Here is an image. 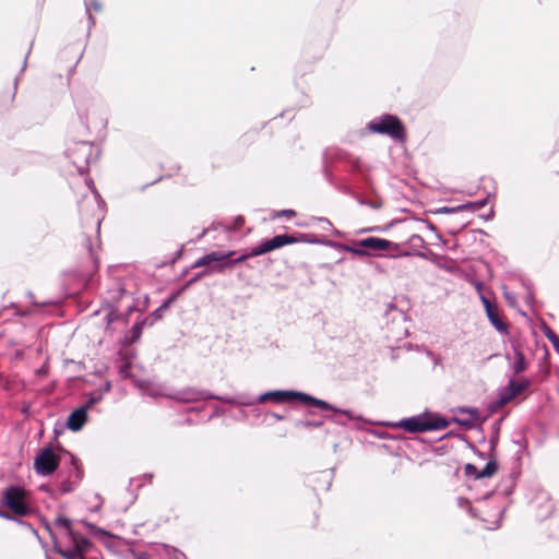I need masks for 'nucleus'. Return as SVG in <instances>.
I'll return each mask as SVG.
<instances>
[{
  "label": "nucleus",
  "instance_id": "4d7b16f0",
  "mask_svg": "<svg viewBox=\"0 0 559 559\" xmlns=\"http://www.w3.org/2000/svg\"><path fill=\"white\" fill-rule=\"evenodd\" d=\"M53 447L58 455H60L61 460L63 459V456H68V460H71V455H74L72 452L67 450L60 442L53 443Z\"/></svg>",
  "mask_w": 559,
  "mask_h": 559
},
{
  "label": "nucleus",
  "instance_id": "79ce46f5",
  "mask_svg": "<svg viewBox=\"0 0 559 559\" xmlns=\"http://www.w3.org/2000/svg\"><path fill=\"white\" fill-rule=\"evenodd\" d=\"M207 276V271H205V269L203 267V270L199 271L198 273H195L192 277H190L180 288H181V292H186L187 289H189L192 285H194L197 282H199L200 280H202L203 277Z\"/></svg>",
  "mask_w": 559,
  "mask_h": 559
},
{
  "label": "nucleus",
  "instance_id": "dca6fc26",
  "mask_svg": "<svg viewBox=\"0 0 559 559\" xmlns=\"http://www.w3.org/2000/svg\"><path fill=\"white\" fill-rule=\"evenodd\" d=\"M326 406L318 407L321 411H329L331 414L325 415L324 417L332 423L338 425V426H346L349 421L354 419V416L350 411L348 409H341L335 407L334 405L330 404L329 402L324 401Z\"/></svg>",
  "mask_w": 559,
  "mask_h": 559
},
{
  "label": "nucleus",
  "instance_id": "4be33fe9",
  "mask_svg": "<svg viewBox=\"0 0 559 559\" xmlns=\"http://www.w3.org/2000/svg\"><path fill=\"white\" fill-rule=\"evenodd\" d=\"M69 539L72 542V545L76 549H80V552L84 554L85 556L96 550L95 544L76 531L70 532Z\"/></svg>",
  "mask_w": 559,
  "mask_h": 559
},
{
  "label": "nucleus",
  "instance_id": "774afa93",
  "mask_svg": "<svg viewBox=\"0 0 559 559\" xmlns=\"http://www.w3.org/2000/svg\"><path fill=\"white\" fill-rule=\"evenodd\" d=\"M479 296V299L485 308V312L488 310V309H491L493 307H496L495 304H492L490 301V299L485 295V294H481V295H478Z\"/></svg>",
  "mask_w": 559,
  "mask_h": 559
},
{
  "label": "nucleus",
  "instance_id": "f03ea898",
  "mask_svg": "<svg viewBox=\"0 0 559 559\" xmlns=\"http://www.w3.org/2000/svg\"><path fill=\"white\" fill-rule=\"evenodd\" d=\"M246 261L242 251L238 253L236 250L211 251L190 265V269L204 267L207 271V276L211 274H221L227 270L234 269L236 265Z\"/></svg>",
  "mask_w": 559,
  "mask_h": 559
},
{
  "label": "nucleus",
  "instance_id": "a18cd8bd",
  "mask_svg": "<svg viewBox=\"0 0 559 559\" xmlns=\"http://www.w3.org/2000/svg\"><path fill=\"white\" fill-rule=\"evenodd\" d=\"M165 312L159 311V307L155 309L148 317H142V320H145V326H153L156 321L163 319Z\"/></svg>",
  "mask_w": 559,
  "mask_h": 559
},
{
  "label": "nucleus",
  "instance_id": "473e14b6",
  "mask_svg": "<svg viewBox=\"0 0 559 559\" xmlns=\"http://www.w3.org/2000/svg\"><path fill=\"white\" fill-rule=\"evenodd\" d=\"M104 309L108 310L105 320H106V332L112 333L111 324L122 318V313L119 312L118 307L110 304L109 306L105 305Z\"/></svg>",
  "mask_w": 559,
  "mask_h": 559
},
{
  "label": "nucleus",
  "instance_id": "cd10ccee",
  "mask_svg": "<svg viewBox=\"0 0 559 559\" xmlns=\"http://www.w3.org/2000/svg\"><path fill=\"white\" fill-rule=\"evenodd\" d=\"M270 245L272 247V251L280 249L287 245H294L297 243L296 234L295 235H288V234H280L275 235L272 238H269Z\"/></svg>",
  "mask_w": 559,
  "mask_h": 559
},
{
  "label": "nucleus",
  "instance_id": "6e6d98bb",
  "mask_svg": "<svg viewBox=\"0 0 559 559\" xmlns=\"http://www.w3.org/2000/svg\"><path fill=\"white\" fill-rule=\"evenodd\" d=\"M167 549V555L169 559H187L186 555L177 548L169 547L168 545H164Z\"/></svg>",
  "mask_w": 559,
  "mask_h": 559
},
{
  "label": "nucleus",
  "instance_id": "c9c22d12",
  "mask_svg": "<svg viewBox=\"0 0 559 559\" xmlns=\"http://www.w3.org/2000/svg\"><path fill=\"white\" fill-rule=\"evenodd\" d=\"M518 474L515 472H512L507 479L502 481L500 486H498V491L503 493L504 496H510L513 493L514 487H515V480H516Z\"/></svg>",
  "mask_w": 559,
  "mask_h": 559
},
{
  "label": "nucleus",
  "instance_id": "ddd939ff",
  "mask_svg": "<svg viewBox=\"0 0 559 559\" xmlns=\"http://www.w3.org/2000/svg\"><path fill=\"white\" fill-rule=\"evenodd\" d=\"M498 468L499 464L496 454H489V460L481 469H478L477 466L472 463H466L464 466V473L467 477H473L477 480L491 477L496 474Z\"/></svg>",
  "mask_w": 559,
  "mask_h": 559
},
{
  "label": "nucleus",
  "instance_id": "2eb2a0df",
  "mask_svg": "<svg viewBox=\"0 0 559 559\" xmlns=\"http://www.w3.org/2000/svg\"><path fill=\"white\" fill-rule=\"evenodd\" d=\"M118 359L121 361V365L118 367V374L122 380L133 379V373L131 368L133 366V359L136 356V352L134 349L124 350V348L120 347L117 352Z\"/></svg>",
  "mask_w": 559,
  "mask_h": 559
},
{
  "label": "nucleus",
  "instance_id": "4c0bfd02",
  "mask_svg": "<svg viewBox=\"0 0 559 559\" xmlns=\"http://www.w3.org/2000/svg\"><path fill=\"white\" fill-rule=\"evenodd\" d=\"M397 222V219H393L386 225L364 227L358 229L356 235H364L368 233H388Z\"/></svg>",
  "mask_w": 559,
  "mask_h": 559
},
{
  "label": "nucleus",
  "instance_id": "5701e85b",
  "mask_svg": "<svg viewBox=\"0 0 559 559\" xmlns=\"http://www.w3.org/2000/svg\"><path fill=\"white\" fill-rule=\"evenodd\" d=\"M397 246L396 248H391L389 251H386L388 259H399V258H408V257H418L421 259H429V255L424 251H416V250H403L402 243L395 242Z\"/></svg>",
  "mask_w": 559,
  "mask_h": 559
},
{
  "label": "nucleus",
  "instance_id": "20e7f679",
  "mask_svg": "<svg viewBox=\"0 0 559 559\" xmlns=\"http://www.w3.org/2000/svg\"><path fill=\"white\" fill-rule=\"evenodd\" d=\"M259 404L273 402L276 404L298 402L309 407H323L326 404L323 400L318 399L309 393L296 390H271L261 393L255 397Z\"/></svg>",
  "mask_w": 559,
  "mask_h": 559
},
{
  "label": "nucleus",
  "instance_id": "412c9836",
  "mask_svg": "<svg viewBox=\"0 0 559 559\" xmlns=\"http://www.w3.org/2000/svg\"><path fill=\"white\" fill-rule=\"evenodd\" d=\"M255 397L257 396H252L251 394L248 393H238L235 395H218V399H216V401L229 405L253 406L255 404H259L258 401H255Z\"/></svg>",
  "mask_w": 559,
  "mask_h": 559
},
{
  "label": "nucleus",
  "instance_id": "9b49d317",
  "mask_svg": "<svg viewBox=\"0 0 559 559\" xmlns=\"http://www.w3.org/2000/svg\"><path fill=\"white\" fill-rule=\"evenodd\" d=\"M168 399L179 403H195L218 399V395L205 389L187 386L167 395Z\"/></svg>",
  "mask_w": 559,
  "mask_h": 559
},
{
  "label": "nucleus",
  "instance_id": "37998d69",
  "mask_svg": "<svg viewBox=\"0 0 559 559\" xmlns=\"http://www.w3.org/2000/svg\"><path fill=\"white\" fill-rule=\"evenodd\" d=\"M23 518L24 516H15V520H12V522L29 531L38 540H40V535L38 531L34 527L32 523L24 521Z\"/></svg>",
  "mask_w": 559,
  "mask_h": 559
},
{
  "label": "nucleus",
  "instance_id": "f704fd0d",
  "mask_svg": "<svg viewBox=\"0 0 559 559\" xmlns=\"http://www.w3.org/2000/svg\"><path fill=\"white\" fill-rule=\"evenodd\" d=\"M151 478H152L151 474H144L141 477H136V478H131L130 479L129 486H128L127 490L132 496L131 503H133L136 500V498H138L136 490H139L140 488L143 487V485H144L143 479L151 480Z\"/></svg>",
  "mask_w": 559,
  "mask_h": 559
},
{
  "label": "nucleus",
  "instance_id": "423d86ee",
  "mask_svg": "<svg viewBox=\"0 0 559 559\" xmlns=\"http://www.w3.org/2000/svg\"><path fill=\"white\" fill-rule=\"evenodd\" d=\"M58 477L63 478L58 485V492L60 495L75 491L84 478V468L81 460L76 455H71V460L66 461L62 468L58 472Z\"/></svg>",
  "mask_w": 559,
  "mask_h": 559
},
{
  "label": "nucleus",
  "instance_id": "e2e57ef3",
  "mask_svg": "<svg viewBox=\"0 0 559 559\" xmlns=\"http://www.w3.org/2000/svg\"><path fill=\"white\" fill-rule=\"evenodd\" d=\"M372 433L378 437L379 439H391L393 441L395 440H401V439H404V437L402 436H390L388 432L385 431H378V430H373Z\"/></svg>",
  "mask_w": 559,
  "mask_h": 559
},
{
  "label": "nucleus",
  "instance_id": "b1692460",
  "mask_svg": "<svg viewBox=\"0 0 559 559\" xmlns=\"http://www.w3.org/2000/svg\"><path fill=\"white\" fill-rule=\"evenodd\" d=\"M486 316H487L488 321L490 322V324L500 334H503V335H508L509 334V324L500 318L497 306L491 308V309H488L486 311Z\"/></svg>",
  "mask_w": 559,
  "mask_h": 559
},
{
  "label": "nucleus",
  "instance_id": "c756f323",
  "mask_svg": "<svg viewBox=\"0 0 559 559\" xmlns=\"http://www.w3.org/2000/svg\"><path fill=\"white\" fill-rule=\"evenodd\" d=\"M324 247H329V248H332L336 251H340V252H349L352 253L354 257L355 254H364L362 251H359L355 248V239L352 241V243H343V242H337V241H334V240H330V239H325V242H324Z\"/></svg>",
  "mask_w": 559,
  "mask_h": 559
},
{
  "label": "nucleus",
  "instance_id": "4468645a",
  "mask_svg": "<svg viewBox=\"0 0 559 559\" xmlns=\"http://www.w3.org/2000/svg\"><path fill=\"white\" fill-rule=\"evenodd\" d=\"M331 159L344 164L347 171L357 174L364 173V165L361 159L346 151L336 150L331 156Z\"/></svg>",
  "mask_w": 559,
  "mask_h": 559
},
{
  "label": "nucleus",
  "instance_id": "ea45409f",
  "mask_svg": "<svg viewBox=\"0 0 559 559\" xmlns=\"http://www.w3.org/2000/svg\"><path fill=\"white\" fill-rule=\"evenodd\" d=\"M183 294V292H181V288L179 287L177 290H174L173 293H170L162 302V305L159 306V311L160 312H166L171 306L173 304H175L177 301V299Z\"/></svg>",
  "mask_w": 559,
  "mask_h": 559
},
{
  "label": "nucleus",
  "instance_id": "603ef678",
  "mask_svg": "<svg viewBox=\"0 0 559 559\" xmlns=\"http://www.w3.org/2000/svg\"><path fill=\"white\" fill-rule=\"evenodd\" d=\"M405 243L411 245L415 248H423L425 246V240L420 235L413 234L409 236V238L407 239V241Z\"/></svg>",
  "mask_w": 559,
  "mask_h": 559
},
{
  "label": "nucleus",
  "instance_id": "c03bdc74",
  "mask_svg": "<svg viewBox=\"0 0 559 559\" xmlns=\"http://www.w3.org/2000/svg\"><path fill=\"white\" fill-rule=\"evenodd\" d=\"M55 524L64 528L67 531L68 537L70 536V532H74L72 528V520L64 515H58L55 520Z\"/></svg>",
  "mask_w": 559,
  "mask_h": 559
},
{
  "label": "nucleus",
  "instance_id": "aec40b11",
  "mask_svg": "<svg viewBox=\"0 0 559 559\" xmlns=\"http://www.w3.org/2000/svg\"><path fill=\"white\" fill-rule=\"evenodd\" d=\"M460 413L467 414V417H456L454 416L451 420V423H455L462 427H465L467 429H471L475 426V423L480 420V413L478 408L476 407H467L462 406L459 408Z\"/></svg>",
  "mask_w": 559,
  "mask_h": 559
},
{
  "label": "nucleus",
  "instance_id": "8fccbe9b",
  "mask_svg": "<svg viewBox=\"0 0 559 559\" xmlns=\"http://www.w3.org/2000/svg\"><path fill=\"white\" fill-rule=\"evenodd\" d=\"M133 386L141 391H145L152 386V382L147 379H139L133 374V379H130Z\"/></svg>",
  "mask_w": 559,
  "mask_h": 559
},
{
  "label": "nucleus",
  "instance_id": "09e8293b",
  "mask_svg": "<svg viewBox=\"0 0 559 559\" xmlns=\"http://www.w3.org/2000/svg\"><path fill=\"white\" fill-rule=\"evenodd\" d=\"M464 278L468 284H471L476 289L478 295L484 294V283L481 281L476 280L471 274H466Z\"/></svg>",
  "mask_w": 559,
  "mask_h": 559
},
{
  "label": "nucleus",
  "instance_id": "49530a36",
  "mask_svg": "<svg viewBox=\"0 0 559 559\" xmlns=\"http://www.w3.org/2000/svg\"><path fill=\"white\" fill-rule=\"evenodd\" d=\"M295 427L297 428H317V427H321L323 425V420L321 419H313V420H296L294 423Z\"/></svg>",
  "mask_w": 559,
  "mask_h": 559
},
{
  "label": "nucleus",
  "instance_id": "a878e982",
  "mask_svg": "<svg viewBox=\"0 0 559 559\" xmlns=\"http://www.w3.org/2000/svg\"><path fill=\"white\" fill-rule=\"evenodd\" d=\"M272 251L269 238L262 239L257 246L242 250L246 261L250 258L266 254Z\"/></svg>",
  "mask_w": 559,
  "mask_h": 559
},
{
  "label": "nucleus",
  "instance_id": "a19ab883",
  "mask_svg": "<svg viewBox=\"0 0 559 559\" xmlns=\"http://www.w3.org/2000/svg\"><path fill=\"white\" fill-rule=\"evenodd\" d=\"M543 334L548 338V341L552 344L554 349L559 355V336L551 330L550 326L543 323L540 328Z\"/></svg>",
  "mask_w": 559,
  "mask_h": 559
},
{
  "label": "nucleus",
  "instance_id": "f3484780",
  "mask_svg": "<svg viewBox=\"0 0 559 559\" xmlns=\"http://www.w3.org/2000/svg\"><path fill=\"white\" fill-rule=\"evenodd\" d=\"M87 419L88 413H86V408L79 406L69 414L64 427L72 432H78L82 430Z\"/></svg>",
  "mask_w": 559,
  "mask_h": 559
},
{
  "label": "nucleus",
  "instance_id": "1a4fd4ad",
  "mask_svg": "<svg viewBox=\"0 0 559 559\" xmlns=\"http://www.w3.org/2000/svg\"><path fill=\"white\" fill-rule=\"evenodd\" d=\"M394 241H391L385 238L369 236L361 239H355V248L359 251H362L364 254H355L357 258H385L386 251L391 248H396Z\"/></svg>",
  "mask_w": 559,
  "mask_h": 559
},
{
  "label": "nucleus",
  "instance_id": "393cba45",
  "mask_svg": "<svg viewBox=\"0 0 559 559\" xmlns=\"http://www.w3.org/2000/svg\"><path fill=\"white\" fill-rule=\"evenodd\" d=\"M126 294L127 289L124 285L120 281L115 282L112 286L107 289V298L105 299V305L109 306L112 304L117 306V304Z\"/></svg>",
  "mask_w": 559,
  "mask_h": 559
},
{
  "label": "nucleus",
  "instance_id": "9d476101",
  "mask_svg": "<svg viewBox=\"0 0 559 559\" xmlns=\"http://www.w3.org/2000/svg\"><path fill=\"white\" fill-rule=\"evenodd\" d=\"M515 376H511L507 385L502 386L498 391V399L490 403V411L495 412L497 408L504 406L521 393L525 392L532 386V380L528 378H522L515 380Z\"/></svg>",
  "mask_w": 559,
  "mask_h": 559
},
{
  "label": "nucleus",
  "instance_id": "7ed1b4c3",
  "mask_svg": "<svg viewBox=\"0 0 559 559\" xmlns=\"http://www.w3.org/2000/svg\"><path fill=\"white\" fill-rule=\"evenodd\" d=\"M29 491L19 484H11L2 490L0 506L15 516H29L35 509L29 502Z\"/></svg>",
  "mask_w": 559,
  "mask_h": 559
},
{
  "label": "nucleus",
  "instance_id": "a211bd4d",
  "mask_svg": "<svg viewBox=\"0 0 559 559\" xmlns=\"http://www.w3.org/2000/svg\"><path fill=\"white\" fill-rule=\"evenodd\" d=\"M145 320H142V317H138L132 328L127 331L122 338L119 340V345L122 348H127L132 344L136 343L143 333Z\"/></svg>",
  "mask_w": 559,
  "mask_h": 559
},
{
  "label": "nucleus",
  "instance_id": "6e6552de",
  "mask_svg": "<svg viewBox=\"0 0 559 559\" xmlns=\"http://www.w3.org/2000/svg\"><path fill=\"white\" fill-rule=\"evenodd\" d=\"M60 464V455H58L53 444L48 443L36 453L33 466L38 476L47 477L53 475Z\"/></svg>",
  "mask_w": 559,
  "mask_h": 559
},
{
  "label": "nucleus",
  "instance_id": "13d9d810",
  "mask_svg": "<svg viewBox=\"0 0 559 559\" xmlns=\"http://www.w3.org/2000/svg\"><path fill=\"white\" fill-rule=\"evenodd\" d=\"M245 224V217L242 215H237L234 218L233 226H226L227 231H236L238 228H240Z\"/></svg>",
  "mask_w": 559,
  "mask_h": 559
},
{
  "label": "nucleus",
  "instance_id": "bb28decb",
  "mask_svg": "<svg viewBox=\"0 0 559 559\" xmlns=\"http://www.w3.org/2000/svg\"><path fill=\"white\" fill-rule=\"evenodd\" d=\"M52 545L53 551L64 559H82L85 557V555L80 552V549H76L73 545L68 549H63L58 540H55Z\"/></svg>",
  "mask_w": 559,
  "mask_h": 559
},
{
  "label": "nucleus",
  "instance_id": "c85d7f7f",
  "mask_svg": "<svg viewBox=\"0 0 559 559\" xmlns=\"http://www.w3.org/2000/svg\"><path fill=\"white\" fill-rule=\"evenodd\" d=\"M270 245L272 247V251L280 249L287 245H294L297 243L296 234L295 235H288V234H280L275 235L272 238H269Z\"/></svg>",
  "mask_w": 559,
  "mask_h": 559
},
{
  "label": "nucleus",
  "instance_id": "58836bf2",
  "mask_svg": "<svg viewBox=\"0 0 559 559\" xmlns=\"http://www.w3.org/2000/svg\"><path fill=\"white\" fill-rule=\"evenodd\" d=\"M322 173H323V176H324L325 180L330 185L338 188V186L336 185V179H335V177H334V175H333V173H332V170H331V168L329 166L328 151H324V153H323Z\"/></svg>",
  "mask_w": 559,
  "mask_h": 559
},
{
  "label": "nucleus",
  "instance_id": "338daca9",
  "mask_svg": "<svg viewBox=\"0 0 559 559\" xmlns=\"http://www.w3.org/2000/svg\"><path fill=\"white\" fill-rule=\"evenodd\" d=\"M296 215V212L292 209H285V210H281V211H277L274 213L273 215V218H276V217H292V216H295Z\"/></svg>",
  "mask_w": 559,
  "mask_h": 559
},
{
  "label": "nucleus",
  "instance_id": "0eeeda50",
  "mask_svg": "<svg viewBox=\"0 0 559 559\" xmlns=\"http://www.w3.org/2000/svg\"><path fill=\"white\" fill-rule=\"evenodd\" d=\"M94 143L91 141H76L68 146L64 154L71 160L79 175L90 171V164L94 154Z\"/></svg>",
  "mask_w": 559,
  "mask_h": 559
},
{
  "label": "nucleus",
  "instance_id": "72a5a7b5",
  "mask_svg": "<svg viewBox=\"0 0 559 559\" xmlns=\"http://www.w3.org/2000/svg\"><path fill=\"white\" fill-rule=\"evenodd\" d=\"M502 420H503V418H499V419L495 420L491 425V432H490V437H489L490 454H496L495 451L499 443Z\"/></svg>",
  "mask_w": 559,
  "mask_h": 559
},
{
  "label": "nucleus",
  "instance_id": "bf43d9fd",
  "mask_svg": "<svg viewBox=\"0 0 559 559\" xmlns=\"http://www.w3.org/2000/svg\"><path fill=\"white\" fill-rule=\"evenodd\" d=\"M429 255H430V260L436 263L440 269H443L445 271H449V272H452L453 271V266L452 265H449V264H440L438 262L439 259H441V257L435 252H429Z\"/></svg>",
  "mask_w": 559,
  "mask_h": 559
},
{
  "label": "nucleus",
  "instance_id": "f8f14e48",
  "mask_svg": "<svg viewBox=\"0 0 559 559\" xmlns=\"http://www.w3.org/2000/svg\"><path fill=\"white\" fill-rule=\"evenodd\" d=\"M102 218L99 216L95 219L96 225V238L95 241L90 236L84 237L83 246L87 251L88 260L91 262V267L88 270V276L92 277L99 270V258L97 255V249L100 248V230Z\"/></svg>",
  "mask_w": 559,
  "mask_h": 559
},
{
  "label": "nucleus",
  "instance_id": "052dcab7",
  "mask_svg": "<svg viewBox=\"0 0 559 559\" xmlns=\"http://www.w3.org/2000/svg\"><path fill=\"white\" fill-rule=\"evenodd\" d=\"M38 490L41 491V492H45L47 495H49L51 498H56L57 497V492H58V489L55 490L50 485L48 484H41L38 486Z\"/></svg>",
  "mask_w": 559,
  "mask_h": 559
},
{
  "label": "nucleus",
  "instance_id": "39448f33",
  "mask_svg": "<svg viewBox=\"0 0 559 559\" xmlns=\"http://www.w3.org/2000/svg\"><path fill=\"white\" fill-rule=\"evenodd\" d=\"M367 129L372 133L386 135L400 143L406 141V128L402 119L393 114H383L372 119L367 123Z\"/></svg>",
  "mask_w": 559,
  "mask_h": 559
},
{
  "label": "nucleus",
  "instance_id": "e433bc0d",
  "mask_svg": "<svg viewBox=\"0 0 559 559\" xmlns=\"http://www.w3.org/2000/svg\"><path fill=\"white\" fill-rule=\"evenodd\" d=\"M296 238H297V243L302 242V243L324 246V242H325V238H321L316 234L297 233Z\"/></svg>",
  "mask_w": 559,
  "mask_h": 559
},
{
  "label": "nucleus",
  "instance_id": "7c9ffc66",
  "mask_svg": "<svg viewBox=\"0 0 559 559\" xmlns=\"http://www.w3.org/2000/svg\"><path fill=\"white\" fill-rule=\"evenodd\" d=\"M80 523L87 528L88 533L94 536V537H98V538H103V537H108V538H117V536L115 534H112L111 532L103 528V527H99L97 526L96 524L87 521V520H81Z\"/></svg>",
  "mask_w": 559,
  "mask_h": 559
},
{
  "label": "nucleus",
  "instance_id": "de8ad7c7",
  "mask_svg": "<svg viewBox=\"0 0 559 559\" xmlns=\"http://www.w3.org/2000/svg\"><path fill=\"white\" fill-rule=\"evenodd\" d=\"M102 400V393L93 392L88 395L86 403L81 405V407H85L86 413H88L91 407L98 404Z\"/></svg>",
  "mask_w": 559,
  "mask_h": 559
},
{
  "label": "nucleus",
  "instance_id": "680f3d73",
  "mask_svg": "<svg viewBox=\"0 0 559 559\" xmlns=\"http://www.w3.org/2000/svg\"><path fill=\"white\" fill-rule=\"evenodd\" d=\"M502 288L504 299L511 307H513L516 304V296L513 293L509 292L507 286H503Z\"/></svg>",
  "mask_w": 559,
  "mask_h": 559
},
{
  "label": "nucleus",
  "instance_id": "69168bd1",
  "mask_svg": "<svg viewBox=\"0 0 559 559\" xmlns=\"http://www.w3.org/2000/svg\"><path fill=\"white\" fill-rule=\"evenodd\" d=\"M84 4H85V9L90 8L91 12H92V10L99 12L103 9V4L98 0H92L90 2L85 1Z\"/></svg>",
  "mask_w": 559,
  "mask_h": 559
},
{
  "label": "nucleus",
  "instance_id": "2f4dec72",
  "mask_svg": "<svg viewBox=\"0 0 559 559\" xmlns=\"http://www.w3.org/2000/svg\"><path fill=\"white\" fill-rule=\"evenodd\" d=\"M495 195H496L495 192H489L483 199H479V200H476V201H472V202H466V203L457 205V209H462V212L463 211H467V210H469L472 212H475V211H477L479 209L485 207L489 203L490 198L495 197Z\"/></svg>",
  "mask_w": 559,
  "mask_h": 559
},
{
  "label": "nucleus",
  "instance_id": "5fc2aeb1",
  "mask_svg": "<svg viewBox=\"0 0 559 559\" xmlns=\"http://www.w3.org/2000/svg\"><path fill=\"white\" fill-rule=\"evenodd\" d=\"M462 212V209L456 206H441L431 211L432 214H455Z\"/></svg>",
  "mask_w": 559,
  "mask_h": 559
},
{
  "label": "nucleus",
  "instance_id": "6ab92c4d",
  "mask_svg": "<svg viewBox=\"0 0 559 559\" xmlns=\"http://www.w3.org/2000/svg\"><path fill=\"white\" fill-rule=\"evenodd\" d=\"M511 348L514 354L515 360L510 365V369L512 370L513 376H518L523 373L528 368V362L523 353L522 345L518 341H510Z\"/></svg>",
  "mask_w": 559,
  "mask_h": 559
},
{
  "label": "nucleus",
  "instance_id": "0e129e2a",
  "mask_svg": "<svg viewBox=\"0 0 559 559\" xmlns=\"http://www.w3.org/2000/svg\"><path fill=\"white\" fill-rule=\"evenodd\" d=\"M40 522H41L43 526L46 528V531L49 533V535L52 539V544H53L55 540H57V537L51 528L49 521L45 516H40Z\"/></svg>",
  "mask_w": 559,
  "mask_h": 559
},
{
  "label": "nucleus",
  "instance_id": "3c124183",
  "mask_svg": "<svg viewBox=\"0 0 559 559\" xmlns=\"http://www.w3.org/2000/svg\"><path fill=\"white\" fill-rule=\"evenodd\" d=\"M421 223L426 224L427 228L432 231L439 242H441L443 246L445 245V240L443 239L442 235L438 230L437 226L431 223L428 219H419Z\"/></svg>",
  "mask_w": 559,
  "mask_h": 559
},
{
  "label": "nucleus",
  "instance_id": "f257e3e1",
  "mask_svg": "<svg viewBox=\"0 0 559 559\" xmlns=\"http://www.w3.org/2000/svg\"><path fill=\"white\" fill-rule=\"evenodd\" d=\"M388 426L402 429L408 433H423L443 430L450 426V420L439 413L426 409L421 414L404 417L397 421L386 423Z\"/></svg>",
  "mask_w": 559,
  "mask_h": 559
},
{
  "label": "nucleus",
  "instance_id": "864d4df0",
  "mask_svg": "<svg viewBox=\"0 0 559 559\" xmlns=\"http://www.w3.org/2000/svg\"><path fill=\"white\" fill-rule=\"evenodd\" d=\"M182 253H183V247L181 246L180 248H178L175 252H173L170 254V257L164 261L162 264H159L158 266H164L166 264H170L173 265L174 263H176L181 257H182Z\"/></svg>",
  "mask_w": 559,
  "mask_h": 559
}]
</instances>
